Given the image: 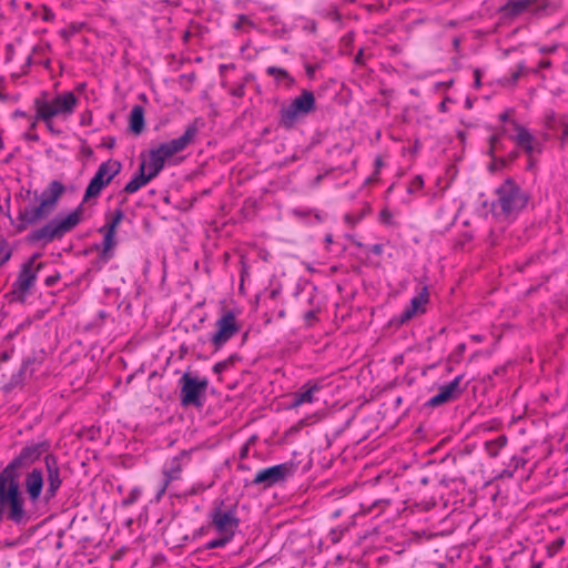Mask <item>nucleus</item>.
I'll use <instances>...</instances> for the list:
<instances>
[{
  "mask_svg": "<svg viewBox=\"0 0 568 568\" xmlns=\"http://www.w3.org/2000/svg\"><path fill=\"white\" fill-rule=\"evenodd\" d=\"M78 102L72 91H64L54 97H50L47 92L41 93L33 101L34 115L29 131H34L38 122H43L52 135H62L64 131L54 122V119L68 120L74 113Z\"/></svg>",
  "mask_w": 568,
  "mask_h": 568,
  "instance_id": "f257e3e1",
  "label": "nucleus"
},
{
  "mask_svg": "<svg viewBox=\"0 0 568 568\" xmlns=\"http://www.w3.org/2000/svg\"><path fill=\"white\" fill-rule=\"evenodd\" d=\"M0 514L16 525H26L38 517V507L30 504L20 488V480L0 474Z\"/></svg>",
  "mask_w": 568,
  "mask_h": 568,
  "instance_id": "f03ea898",
  "label": "nucleus"
},
{
  "mask_svg": "<svg viewBox=\"0 0 568 568\" xmlns=\"http://www.w3.org/2000/svg\"><path fill=\"white\" fill-rule=\"evenodd\" d=\"M64 191V185L60 181L53 180L39 196L34 193V202L39 203L37 205H24L19 209L17 216L18 224L16 226L17 231L22 232L27 230L28 226L49 216L55 210Z\"/></svg>",
  "mask_w": 568,
  "mask_h": 568,
  "instance_id": "7ed1b4c3",
  "label": "nucleus"
},
{
  "mask_svg": "<svg viewBox=\"0 0 568 568\" xmlns=\"http://www.w3.org/2000/svg\"><path fill=\"white\" fill-rule=\"evenodd\" d=\"M209 519L207 528L214 530L217 537L210 540L205 545V549L223 548L234 538L239 529L237 506L225 505L224 501H221L210 511Z\"/></svg>",
  "mask_w": 568,
  "mask_h": 568,
  "instance_id": "20e7f679",
  "label": "nucleus"
},
{
  "mask_svg": "<svg viewBox=\"0 0 568 568\" xmlns=\"http://www.w3.org/2000/svg\"><path fill=\"white\" fill-rule=\"evenodd\" d=\"M82 212V206L80 205L65 216L57 215L41 227L31 231L27 237L28 242L48 244L54 240L62 239L80 224Z\"/></svg>",
  "mask_w": 568,
  "mask_h": 568,
  "instance_id": "39448f33",
  "label": "nucleus"
},
{
  "mask_svg": "<svg viewBox=\"0 0 568 568\" xmlns=\"http://www.w3.org/2000/svg\"><path fill=\"white\" fill-rule=\"evenodd\" d=\"M496 194L497 201L494 203V207H499L500 213L505 216L518 214L529 200L528 194L510 178L496 190Z\"/></svg>",
  "mask_w": 568,
  "mask_h": 568,
  "instance_id": "423d86ee",
  "label": "nucleus"
},
{
  "mask_svg": "<svg viewBox=\"0 0 568 568\" xmlns=\"http://www.w3.org/2000/svg\"><path fill=\"white\" fill-rule=\"evenodd\" d=\"M316 109L315 95L310 90H304L288 105L280 110V125L284 129H293L297 121Z\"/></svg>",
  "mask_w": 568,
  "mask_h": 568,
  "instance_id": "0eeeda50",
  "label": "nucleus"
},
{
  "mask_svg": "<svg viewBox=\"0 0 568 568\" xmlns=\"http://www.w3.org/2000/svg\"><path fill=\"white\" fill-rule=\"evenodd\" d=\"M49 448L50 444L47 440L26 445L0 474L20 480L21 471L33 465L42 455L45 456Z\"/></svg>",
  "mask_w": 568,
  "mask_h": 568,
  "instance_id": "6e6552de",
  "label": "nucleus"
},
{
  "mask_svg": "<svg viewBox=\"0 0 568 568\" xmlns=\"http://www.w3.org/2000/svg\"><path fill=\"white\" fill-rule=\"evenodd\" d=\"M40 254L34 253L27 261H24L19 270L18 276L12 284V293L18 294L20 300H23L33 287L38 273L44 266L43 262H38Z\"/></svg>",
  "mask_w": 568,
  "mask_h": 568,
  "instance_id": "1a4fd4ad",
  "label": "nucleus"
},
{
  "mask_svg": "<svg viewBox=\"0 0 568 568\" xmlns=\"http://www.w3.org/2000/svg\"><path fill=\"white\" fill-rule=\"evenodd\" d=\"M121 168V163L116 160L102 162L85 189L83 201L97 197L111 183L113 178L120 173Z\"/></svg>",
  "mask_w": 568,
  "mask_h": 568,
  "instance_id": "9d476101",
  "label": "nucleus"
},
{
  "mask_svg": "<svg viewBox=\"0 0 568 568\" xmlns=\"http://www.w3.org/2000/svg\"><path fill=\"white\" fill-rule=\"evenodd\" d=\"M180 399L182 406H194L197 408L203 406V397L209 385L206 378L200 379L191 376L189 373H184L180 378Z\"/></svg>",
  "mask_w": 568,
  "mask_h": 568,
  "instance_id": "9b49d317",
  "label": "nucleus"
},
{
  "mask_svg": "<svg viewBox=\"0 0 568 568\" xmlns=\"http://www.w3.org/2000/svg\"><path fill=\"white\" fill-rule=\"evenodd\" d=\"M241 329V325L233 311H224L215 322V332L210 342L215 351L221 349Z\"/></svg>",
  "mask_w": 568,
  "mask_h": 568,
  "instance_id": "f8f14e48",
  "label": "nucleus"
},
{
  "mask_svg": "<svg viewBox=\"0 0 568 568\" xmlns=\"http://www.w3.org/2000/svg\"><path fill=\"white\" fill-rule=\"evenodd\" d=\"M295 470L296 466L293 463H283L263 468L255 474L252 485L267 489L274 485L284 483L288 477L294 475Z\"/></svg>",
  "mask_w": 568,
  "mask_h": 568,
  "instance_id": "ddd939ff",
  "label": "nucleus"
},
{
  "mask_svg": "<svg viewBox=\"0 0 568 568\" xmlns=\"http://www.w3.org/2000/svg\"><path fill=\"white\" fill-rule=\"evenodd\" d=\"M197 128L195 124L186 126L184 133L176 139L161 143L156 148H152L163 161L171 159L173 155L184 151L195 139L197 134Z\"/></svg>",
  "mask_w": 568,
  "mask_h": 568,
  "instance_id": "4468645a",
  "label": "nucleus"
},
{
  "mask_svg": "<svg viewBox=\"0 0 568 568\" xmlns=\"http://www.w3.org/2000/svg\"><path fill=\"white\" fill-rule=\"evenodd\" d=\"M190 462V452L182 450L179 455L172 457L163 467L162 474L164 476L162 487L158 496H162L168 486L180 478L183 467Z\"/></svg>",
  "mask_w": 568,
  "mask_h": 568,
  "instance_id": "2eb2a0df",
  "label": "nucleus"
},
{
  "mask_svg": "<svg viewBox=\"0 0 568 568\" xmlns=\"http://www.w3.org/2000/svg\"><path fill=\"white\" fill-rule=\"evenodd\" d=\"M44 464L47 469V488L44 493V500L45 503H49L57 496V493L62 485V478L57 458L53 455L47 454L44 456Z\"/></svg>",
  "mask_w": 568,
  "mask_h": 568,
  "instance_id": "dca6fc26",
  "label": "nucleus"
},
{
  "mask_svg": "<svg viewBox=\"0 0 568 568\" xmlns=\"http://www.w3.org/2000/svg\"><path fill=\"white\" fill-rule=\"evenodd\" d=\"M23 485L26 496L30 500V504H34L38 507L44 486L42 469L36 467L27 473Z\"/></svg>",
  "mask_w": 568,
  "mask_h": 568,
  "instance_id": "f3484780",
  "label": "nucleus"
},
{
  "mask_svg": "<svg viewBox=\"0 0 568 568\" xmlns=\"http://www.w3.org/2000/svg\"><path fill=\"white\" fill-rule=\"evenodd\" d=\"M462 379L463 375H458L452 382L440 386L438 394L428 399L427 406L437 407L456 399L462 394L459 387Z\"/></svg>",
  "mask_w": 568,
  "mask_h": 568,
  "instance_id": "a211bd4d",
  "label": "nucleus"
},
{
  "mask_svg": "<svg viewBox=\"0 0 568 568\" xmlns=\"http://www.w3.org/2000/svg\"><path fill=\"white\" fill-rule=\"evenodd\" d=\"M428 290L427 286H423L420 292L410 300L409 305L404 310L400 315V322L412 320L417 314L425 313V305L428 303Z\"/></svg>",
  "mask_w": 568,
  "mask_h": 568,
  "instance_id": "6ab92c4d",
  "label": "nucleus"
},
{
  "mask_svg": "<svg viewBox=\"0 0 568 568\" xmlns=\"http://www.w3.org/2000/svg\"><path fill=\"white\" fill-rule=\"evenodd\" d=\"M516 135L513 138L516 144L521 148L525 153L531 155L532 152H540L541 148L536 142V138L523 125L514 123Z\"/></svg>",
  "mask_w": 568,
  "mask_h": 568,
  "instance_id": "aec40b11",
  "label": "nucleus"
},
{
  "mask_svg": "<svg viewBox=\"0 0 568 568\" xmlns=\"http://www.w3.org/2000/svg\"><path fill=\"white\" fill-rule=\"evenodd\" d=\"M322 389L318 382H307L297 392L293 394L292 406L297 407L303 404H311L316 400L315 394Z\"/></svg>",
  "mask_w": 568,
  "mask_h": 568,
  "instance_id": "412c9836",
  "label": "nucleus"
},
{
  "mask_svg": "<svg viewBox=\"0 0 568 568\" xmlns=\"http://www.w3.org/2000/svg\"><path fill=\"white\" fill-rule=\"evenodd\" d=\"M153 179L154 176H151V173L146 171V160L142 159L138 172L125 184L123 192L128 194H133L141 187L146 185Z\"/></svg>",
  "mask_w": 568,
  "mask_h": 568,
  "instance_id": "4be33fe9",
  "label": "nucleus"
},
{
  "mask_svg": "<svg viewBox=\"0 0 568 568\" xmlns=\"http://www.w3.org/2000/svg\"><path fill=\"white\" fill-rule=\"evenodd\" d=\"M537 0H508L505 6L501 7L504 17L514 19L524 12L528 11Z\"/></svg>",
  "mask_w": 568,
  "mask_h": 568,
  "instance_id": "5701e85b",
  "label": "nucleus"
},
{
  "mask_svg": "<svg viewBox=\"0 0 568 568\" xmlns=\"http://www.w3.org/2000/svg\"><path fill=\"white\" fill-rule=\"evenodd\" d=\"M100 232L103 234L100 257L104 262H106L112 257V255H113L112 251L116 246V240H115L116 232H114L112 230H108L103 226L100 229Z\"/></svg>",
  "mask_w": 568,
  "mask_h": 568,
  "instance_id": "b1692460",
  "label": "nucleus"
},
{
  "mask_svg": "<svg viewBox=\"0 0 568 568\" xmlns=\"http://www.w3.org/2000/svg\"><path fill=\"white\" fill-rule=\"evenodd\" d=\"M144 109L141 105H134L130 112V130L139 135L144 130Z\"/></svg>",
  "mask_w": 568,
  "mask_h": 568,
  "instance_id": "393cba45",
  "label": "nucleus"
},
{
  "mask_svg": "<svg viewBox=\"0 0 568 568\" xmlns=\"http://www.w3.org/2000/svg\"><path fill=\"white\" fill-rule=\"evenodd\" d=\"M165 162L163 158H160L153 149L149 151V160L146 161V171L151 173V176L156 178L163 170Z\"/></svg>",
  "mask_w": 568,
  "mask_h": 568,
  "instance_id": "a878e982",
  "label": "nucleus"
},
{
  "mask_svg": "<svg viewBox=\"0 0 568 568\" xmlns=\"http://www.w3.org/2000/svg\"><path fill=\"white\" fill-rule=\"evenodd\" d=\"M266 73L275 79V81H287L288 85L294 83V79L288 74L285 69L271 65L266 69Z\"/></svg>",
  "mask_w": 568,
  "mask_h": 568,
  "instance_id": "bb28decb",
  "label": "nucleus"
},
{
  "mask_svg": "<svg viewBox=\"0 0 568 568\" xmlns=\"http://www.w3.org/2000/svg\"><path fill=\"white\" fill-rule=\"evenodd\" d=\"M239 359V356L237 355H231L229 358L224 359V361H221V362H217L214 366H213V372L215 374H221L222 372L229 369L231 366L234 365V363Z\"/></svg>",
  "mask_w": 568,
  "mask_h": 568,
  "instance_id": "cd10ccee",
  "label": "nucleus"
},
{
  "mask_svg": "<svg viewBox=\"0 0 568 568\" xmlns=\"http://www.w3.org/2000/svg\"><path fill=\"white\" fill-rule=\"evenodd\" d=\"M124 213L122 210L118 209L114 213L112 219L103 226L108 230H112L116 232V227L120 224V222L123 220Z\"/></svg>",
  "mask_w": 568,
  "mask_h": 568,
  "instance_id": "c85d7f7f",
  "label": "nucleus"
},
{
  "mask_svg": "<svg viewBox=\"0 0 568 568\" xmlns=\"http://www.w3.org/2000/svg\"><path fill=\"white\" fill-rule=\"evenodd\" d=\"M12 251L6 241L0 242V268L10 260Z\"/></svg>",
  "mask_w": 568,
  "mask_h": 568,
  "instance_id": "c756f323",
  "label": "nucleus"
},
{
  "mask_svg": "<svg viewBox=\"0 0 568 568\" xmlns=\"http://www.w3.org/2000/svg\"><path fill=\"white\" fill-rule=\"evenodd\" d=\"M424 185V181L420 175H416L413 181L410 182V185L408 186V192L413 193L417 190H420Z\"/></svg>",
  "mask_w": 568,
  "mask_h": 568,
  "instance_id": "7c9ffc66",
  "label": "nucleus"
},
{
  "mask_svg": "<svg viewBox=\"0 0 568 568\" xmlns=\"http://www.w3.org/2000/svg\"><path fill=\"white\" fill-rule=\"evenodd\" d=\"M556 114L554 111H549L546 113L545 115V126L548 129V130H554L555 129V125H556Z\"/></svg>",
  "mask_w": 568,
  "mask_h": 568,
  "instance_id": "2f4dec72",
  "label": "nucleus"
},
{
  "mask_svg": "<svg viewBox=\"0 0 568 568\" xmlns=\"http://www.w3.org/2000/svg\"><path fill=\"white\" fill-rule=\"evenodd\" d=\"M61 278V275L59 272H54L53 274L47 276L44 278V285L48 287L54 286Z\"/></svg>",
  "mask_w": 568,
  "mask_h": 568,
  "instance_id": "473e14b6",
  "label": "nucleus"
},
{
  "mask_svg": "<svg viewBox=\"0 0 568 568\" xmlns=\"http://www.w3.org/2000/svg\"><path fill=\"white\" fill-rule=\"evenodd\" d=\"M230 93H231V95L236 97V98L244 97V94H245V84L241 83V84H237V85L233 87L230 90Z\"/></svg>",
  "mask_w": 568,
  "mask_h": 568,
  "instance_id": "72a5a7b5",
  "label": "nucleus"
},
{
  "mask_svg": "<svg viewBox=\"0 0 568 568\" xmlns=\"http://www.w3.org/2000/svg\"><path fill=\"white\" fill-rule=\"evenodd\" d=\"M244 24H252V22L250 21V19L246 16L241 14V16H239L236 22L233 24V28L235 30H241Z\"/></svg>",
  "mask_w": 568,
  "mask_h": 568,
  "instance_id": "f704fd0d",
  "label": "nucleus"
},
{
  "mask_svg": "<svg viewBox=\"0 0 568 568\" xmlns=\"http://www.w3.org/2000/svg\"><path fill=\"white\" fill-rule=\"evenodd\" d=\"M557 49H558L557 44L542 45V47L539 48V52L542 53V54H551V53L556 52Z\"/></svg>",
  "mask_w": 568,
  "mask_h": 568,
  "instance_id": "c9c22d12",
  "label": "nucleus"
},
{
  "mask_svg": "<svg viewBox=\"0 0 568 568\" xmlns=\"http://www.w3.org/2000/svg\"><path fill=\"white\" fill-rule=\"evenodd\" d=\"M24 139L27 141L38 142L40 138H39V135L36 132L28 131V132L24 133Z\"/></svg>",
  "mask_w": 568,
  "mask_h": 568,
  "instance_id": "e433bc0d",
  "label": "nucleus"
},
{
  "mask_svg": "<svg viewBox=\"0 0 568 568\" xmlns=\"http://www.w3.org/2000/svg\"><path fill=\"white\" fill-rule=\"evenodd\" d=\"M568 139V124L562 123L561 145L564 146L565 141Z\"/></svg>",
  "mask_w": 568,
  "mask_h": 568,
  "instance_id": "4c0bfd02",
  "label": "nucleus"
},
{
  "mask_svg": "<svg viewBox=\"0 0 568 568\" xmlns=\"http://www.w3.org/2000/svg\"><path fill=\"white\" fill-rule=\"evenodd\" d=\"M551 67V61L550 60H541L539 63H538V69L535 70V72H537L539 69H548Z\"/></svg>",
  "mask_w": 568,
  "mask_h": 568,
  "instance_id": "58836bf2",
  "label": "nucleus"
},
{
  "mask_svg": "<svg viewBox=\"0 0 568 568\" xmlns=\"http://www.w3.org/2000/svg\"><path fill=\"white\" fill-rule=\"evenodd\" d=\"M371 251L375 255H381L383 253V244H375V245H373Z\"/></svg>",
  "mask_w": 568,
  "mask_h": 568,
  "instance_id": "ea45409f",
  "label": "nucleus"
},
{
  "mask_svg": "<svg viewBox=\"0 0 568 568\" xmlns=\"http://www.w3.org/2000/svg\"><path fill=\"white\" fill-rule=\"evenodd\" d=\"M507 443V438L505 436H499L493 444H496L499 448L505 446Z\"/></svg>",
  "mask_w": 568,
  "mask_h": 568,
  "instance_id": "a19ab883",
  "label": "nucleus"
},
{
  "mask_svg": "<svg viewBox=\"0 0 568 568\" xmlns=\"http://www.w3.org/2000/svg\"><path fill=\"white\" fill-rule=\"evenodd\" d=\"M235 65L233 63H230V64H221L219 70H220V74L223 75V73L225 71H227L229 69H234Z\"/></svg>",
  "mask_w": 568,
  "mask_h": 568,
  "instance_id": "79ce46f5",
  "label": "nucleus"
},
{
  "mask_svg": "<svg viewBox=\"0 0 568 568\" xmlns=\"http://www.w3.org/2000/svg\"><path fill=\"white\" fill-rule=\"evenodd\" d=\"M520 77H521V74H519V72H517V71L513 72V74L510 77L511 85H515Z\"/></svg>",
  "mask_w": 568,
  "mask_h": 568,
  "instance_id": "37998d69",
  "label": "nucleus"
},
{
  "mask_svg": "<svg viewBox=\"0 0 568 568\" xmlns=\"http://www.w3.org/2000/svg\"><path fill=\"white\" fill-rule=\"evenodd\" d=\"M474 75H475V87L479 88L480 87V71L478 69H476L474 71Z\"/></svg>",
  "mask_w": 568,
  "mask_h": 568,
  "instance_id": "c03bdc74",
  "label": "nucleus"
},
{
  "mask_svg": "<svg viewBox=\"0 0 568 568\" xmlns=\"http://www.w3.org/2000/svg\"><path fill=\"white\" fill-rule=\"evenodd\" d=\"M516 71H517V72H519V74H521V75H523L524 73H526V72H527V69H526L525 63H524V62L518 63V65H517V70H516Z\"/></svg>",
  "mask_w": 568,
  "mask_h": 568,
  "instance_id": "a18cd8bd",
  "label": "nucleus"
},
{
  "mask_svg": "<svg viewBox=\"0 0 568 568\" xmlns=\"http://www.w3.org/2000/svg\"><path fill=\"white\" fill-rule=\"evenodd\" d=\"M354 61H355V63H357V64H362V62H363V51H362V50H359V51L357 52V54L355 55Z\"/></svg>",
  "mask_w": 568,
  "mask_h": 568,
  "instance_id": "49530a36",
  "label": "nucleus"
},
{
  "mask_svg": "<svg viewBox=\"0 0 568 568\" xmlns=\"http://www.w3.org/2000/svg\"><path fill=\"white\" fill-rule=\"evenodd\" d=\"M315 70H316V68H315V67H313V65H307V67H306V73H307V75H308L310 78H312V77L314 75V73H315Z\"/></svg>",
  "mask_w": 568,
  "mask_h": 568,
  "instance_id": "de8ad7c7",
  "label": "nucleus"
},
{
  "mask_svg": "<svg viewBox=\"0 0 568 568\" xmlns=\"http://www.w3.org/2000/svg\"><path fill=\"white\" fill-rule=\"evenodd\" d=\"M205 489H206V487H205V486L197 485L196 487L194 486V487L192 488V494H199L200 491H203V490H205Z\"/></svg>",
  "mask_w": 568,
  "mask_h": 568,
  "instance_id": "09e8293b",
  "label": "nucleus"
},
{
  "mask_svg": "<svg viewBox=\"0 0 568 568\" xmlns=\"http://www.w3.org/2000/svg\"><path fill=\"white\" fill-rule=\"evenodd\" d=\"M324 175L325 174H318L317 176H315V179L313 180V185L317 186L321 183V181L323 180Z\"/></svg>",
  "mask_w": 568,
  "mask_h": 568,
  "instance_id": "8fccbe9b",
  "label": "nucleus"
},
{
  "mask_svg": "<svg viewBox=\"0 0 568 568\" xmlns=\"http://www.w3.org/2000/svg\"><path fill=\"white\" fill-rule=\"evenodd\" d=\"M375 166H376V170H379L383 166V160L381 156H377L375 159Z\"/></svg>",
  "mask_w": 568,
  "mask_h": 568,
  "instance_id": "3c124183",
  "label": "nucleus"
},
{
  "mask_svg": "<svg viewBox=\"0 0 568 568\" xmlns=\"http://www.w3.org/2000/svg\"><path fill=\"white\" fill-rule=\"evenodd\" d=\"M315 318V312L314 311H308L306 314H305V320L306 321H311Z\"/></svg>",
  "mask_w": 568,
  "mask_h": 568,
  "instance_id": "603ef678",
  "label": "nucleus"
},
{
  "mask_svg": "<svg viewBox=\"0 0 568 568\" xmlns=\"http://www.w3.org/2000/svg\"><path fill=\"white\" fill-rule=\"evenodd\" d=\"M381 216L384 221L388 220L390 217V214L388 211H382Z\"/></svg>",
  "mask_w": 568,
  "mask_h": 568,
  "instance_id": "864d4df0",
  "label": "nucleus"
},
{
  "mask_svg": "<svg viewBox=\"0 0 568 568\" xmlns=\"http://www.w3.org/2000/svg\"><path fill=\"white\" fill-rule=\"evenodd\" d=\"M13 116L14 118L27 116V113L24 111L17 110V111H14Z\"/></svg>",
  "mask_w": 568,
  "mask_h": 568,
  "instance_id": "5fc2aeb1",
  "label": "nucleus"
},
{
  "mask_svg": "<svg viewBox=\"0 0 568 568\" xmlns=\"http://www.w3.org/2000/svg\"><path fill=\"white\" fill-rule=\"evenodd\" d=\"M499 118H500V120H501L503 122H505V121H507V120H508V113H507V112H504V113H501V114H500V116H499Z\"/></svg>",
  "mask_w": 568,
  "mask_h": 568,
  "instance_id": "6e6d98bb",
  "label": "nucleus"
},
{
  "mask_svg": "<svg viewBox=\"0 0 568 568\" xmlns=\"http://www.w3.org/2000/svg\"><path fill=\"white\" fill-rule=\"evenodd\" d=\"M331 534L333 535V536H332V541H333V542H337V541H338V539H339V537H338V536H335V530H332V532H331Z\"/></svg>",
  "mask_w": 568,
  "mask_h": 568,
  "instance_id": "4d7b16f0",
  "label": "nucleus"
},
{
  "mask_svg": "<svg viewBox=\"0 0 568 568\" xmlns=\"http://www.w3.org/2000/svg\"><path fill=\"white\" fill-rule=\"evenodd\" d=\"M531 568H541V562H535Z\"/></svg>",
  "mask_w": 568,
  "mask_h": 568,
  "instance_id": "13d9d810",
  "label": "nucleus"
},
{
  "mask_svg": "<svg viewBox=\"0 0 568 568\" xmlns=\"http://www.w3.org/2000/svg\"><path fill=\"white\" fill-rule=\"evenodd\" d=\"M325 241L327 243H331L333 240H332V235L331 234H327L326 237H325Z\"/></svg>",
  "mask_w": 568,
  "mask_h": 568,
  "instance_id": "bf43d9fd",
  "label": "nucleus"
},
{
  "mask_svg": "<svg viewBox=\"0 0 568 568\" xmlns=\"http://www.w3.org/2000/svg\"><path fill=\"white\" fill-rule=\"evenodd\" d=\"M490 140H491V144L494 145V143L498 140V136L497 135H493Z\"/></svg>",
  "mask_w": 568,
  "mask_h": 568,
  "instance_id": "052dcab7",
  "label": "nucleus"
},
{
  "mask_svg": "<svg viewBox=\"0 0 568 568\" xmlns=\"http://www.w3.org/2000/svg\"><path fill=\"white\" fill-rule=\"evenodd\" d=\"M278 316H280V317H284V316H285V311H283V310H282V311H280V312H278Z\"/></svg>",
  "mask_w": 568,
  "mask_h": 568,
  "instance_id": "680f3d73",
  "label": "nucleus"
},
{
  "mask_svg": "<svg viewBox=\"0 0 568 568\" xmlns=\"http://www.w3.org/2000/svg\"><path fill=\"white\" fill-rule=\"evenodd\" d=\"M458 349H459L460 352H464V349H465V344H460V345L458 346Z\"/></svg>",
  "mask_w": 568,
  "mask_h": 568,
  "instance_id": "e2e57ef3",
  "label": "nucleus"
},
{
  "mask_svg": "<svg viewBox=\"0 0 568 568\" xmlns=\"http://www.w3.org/2000/svg\"><path fill=\"white\" fill-rule=\"evenodd\" d=\"M499 162H500V165H501V166H505V165H506V160L500 159V160H499Z\"/></svg>",
  "mask_w": 568,
  "mask_h": 568,
  "instance_id": "0e129e2a",
  "label": "nucleus"
},
{
  "mask_svg": "<svg viewBox=\"0 0 568 568\" xmlns=\"http://www.w3.org/2000/svg\"><path fill=\"white\" fill-rule=\"evenodd\" d=\"M517 156H518V153H517V152H513V153H511V160H513V159H516Z\"/></svg>",
  "mask_w": 568,
  "mask_h": 568,
  "instance_id": "69168bd1",
  "label": "nucleus"
},
{
  "mask_svg": "<svg viewBox=\"0 0 568 568\" xmlns=\"http://www.w3.org/2000/svg\"><path fill=\"white\" fill-rule=\"evenodd\" d=\"M532 165H534V163H532V161H530L528 168L530 169V168H532Z\"/></svg>",
  "mask_w": 568,
  "mask_h": 568,
  "instance_id": "338daca9",
  "label": "nucleus"
},
{
  "mask_svg": "<svg viewBox=\"0 0 568 568\" xmlns=\"http://www.w3.org/2000/svg\"><path fill=\"white\" fill-rule=\"evenodd\" d=\"M490 169H491V170H496V165H495V164H491Z\"/></svg>",
  "mask_w": 568,
  "mask_h": 568,
  "instance_id": "774afa93",
  "label": "nucleus"
}]
</instances>
